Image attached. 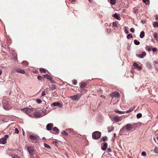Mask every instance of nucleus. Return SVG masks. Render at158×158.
Segmentation results:
<instances>
[{"instance_id":"69168bd1","label":"nucleus","mask_w":158,"mask_h":158,"mask_svg":"<svg viewBox=\"0 0 158 158\" xmlns=\"http://www.w3.org/2000/svg\"><path fill=\"white\" fill-rule=\"evenodd\" d=\"M134 71H133V70H132L131 71V72L132 73H134Z\"/></svg>"},{"instance_id":"2eb2a0df","label":"nucleus","mask_w":158,"mask_h":158,"mask_svg":"<svg viewBox=\"0 0 158 158\" xmlns=\"http://www.w3.org/2000/svg\"><path fill=\"white\" fill-rule=\"evenodd\" d=\"M27 150L28 151V152L29 153L31 154V155L32 154V153L33 152L34 149L32 147H28L27 148Z\"/></svg>"},{"instance_id":"0e129e2a","label":"nucleus","mask_w":158,"mask_h":158,"mask_svg":"<svg viewBox=\"0 0 158 158\" xmlns=\"http://www.w3.org/2000/svg\"><path fill=\"white\" fill-rule=\"evenodd\" d=\"M101 97H102L103 98H105V96H101Z\"/></svg>"},{"instance_id":"cd10ccee","label":"nucleus","mask_w":158,"mask_h":158,"mask_svg":"<svg viewBox=\"0 0 158 158\" xmlns=\"http://www.w3.org/2000/svg\"><path fill=\"white\" fill-rule=\"evenodd\" d=\"M153 26L154 27H158V23L157 22H155L153 24Z\"/></svg>"},{"instance_id":"052dcab7","label":"nucleus","mask_w":158,"mask_h":158,"mask_svg":"<svg viewBox=\"0 0 158 158\" xmlns=\"http://www.w3.org/2000/svg\"><path fill=\"white\" fill-rule=\"evenodd\" d=\"M114 138H116V134L115 133H114Z\"/></svg>"},{"instance_id":"864d4df0","label":"nucleus","mask_w":158,"mask_h":158,"mask_svg":"<svg viewBox=\"0 0 158 158\" xmlns=\"http://www.w3.org/2000/svg\"><path fill=\"white\" fill-rule=\"evenodd\" d=\"M48 109V107H46V108L44 109L42 111H45V112H47L48 113V112H47L46 111V109Z\"/></svg>"},{"instance_id":"dca6fc26","label":"nucleus","mask_w":158,"mask_h":158,"mask_svg":"<svg viewBox=\"0 0 158 158\" xmlns=\"http://www.w3.org/2000/svg\"><path fill=\"white\" fill-rule=\"evenodd\" d=\"M44 78H47V79L51 81H52V78L48 74H45L44 75Z\"/></svg>"},{"instance_id":"f8f14e48","label":"nucleus","mask_w":158,"mask_h":158,"mask_svg":"<svg viewBox=\"0 0 158 158\" xmlns=\"http://www.w3.org/2000/svg\"><path fill=\"white\" fill-rule=\"evenodd\" d=\"M146 55V53L145 52H143L141 54H137L136 55V56L137 57H138L139 58H142Z\"/></svg>"},{"instance_id":"37998d69","label":"nucleus","mask_w":158,"mask_h":158,"mask_svg":"<svg viewBox=\"0 0 158 158\" xmlns=\"http://www.w3.org/2000/svg\"><path fill=\"white\" fill-rule=\"evenodd\" d=\"M141 155L143 156H145L146 155V153L145 152H142Z\"/></svg>"},{"instance_id":"a878e982","label":"nucleus","mask_w":158,"mask_h":158,"mask_svg":"<svg viewBox=\"0 0 158 158\" xmlns=\"http://www.w3.org/2000/svg\"><path fill=\"white\" fill-rule=\"evenodd\" d=\"M53 130L56 132L57 133H58L59 132V130L57 128L55 127L53 128Z\"/></svg>"},{"instance_id":"79ce46f5","label":"nucleus","mask_w":158,"mask_h":158,"mask_svg":"<svg viewBox=\"0 0 158 158\" xmlns=\"http://www.w3.org/2000/svg\"><path fill=\"white\" fill-rule=\"evenodd\" d=\"M37 79L39 80H42L43 79V77L40 76H38L37 77Z\"/></svg>"},{"instance_id":"4be33fe9","label":"nucleus","mask_w":158,"mask_h":158,"mask_svg":"<svg viewBox=\"0 0 158 158\" xmlns=\"http://www.w3.org/2000/svg\"><path fill=\"white\" fill-rule=\"evenodd\" d=\"M44 147L48 149H51V147L49 145L46 143H44Z\"/></svg>"},{"instance_id":"3c124183","label":"nucleus","mask_w":158,"mask_h":158,"mask_svg":"<svg viewBox=\"0 0 158 158\" xmlns=\"http://www.w3.org/2000/svg\"><path fill=\"white\" fill-rule=\"evenodd\" d=\"M152 50L153 52L156 51L157 50V49L156 48H152Z\"/></svg>"},{"instance_id":"bf43d9fd","label":"nucleus","mask_w":158,"mask_h":158,"mask_svg":"<svg viewBox=\"0 0 158 158\" xmlns=\"http://www.w3.org/2000/svg\"><path fill=\"white\" fill-rule=\"evenodd\" d=\"M156 19L158 21V15H157L156 16Z\"/></svg>"},{"instance_id":"6e6552de","label":"nucleus","mask_w":158,"mask_h":158,"mask_svg":"<svg viewBox=\"0 0 158 158\" xmlns=\"http://www.w3.org/2000/svg\"><path fill=\"white\" fill-rule=\"evenodd\" d=\"M80 96V94H77L73 96H70V98L73 100H78Z\"/></svg>"},{"instance_id":"393cba45","label":"nucleus","mask_w":158,"mask_h":158,"mask_svg":"<svg viewBox=\"0 0 158 158\" xmlns=\"http://www.w3.org/2000/svg\"><path fill=\"white\" fill-rule=\"evenodd\" d=\"M134 41V44L136 45H138L140 44V42L137 40H135Z\"/></svg>"},{"instance_id":"f03ea898","label":"nucleus","mask_w":158,"mask_h":158,"mask_svg":"<svg viewBox=\"0 0 158 158\" xmlns=\"http://www.w3.org/2000/svg\"><path fill=\"white\" fill-rule=\"evenodd\" d=\"M101 133L99 131H96L92 134V138L95 139H99L101 136Z\"/></svg>"},{"instance_id":"49530a36","label":"nucleus","mask_w":158,"mask_h":158,"mask_svg":"<svg viewBox=\"0 0 158 158\" xmlns=\"http://www.w3.org/2000/svg\"><path fill=\"white\" fill-rule=\"evenodd\" d=\"M56 88L54 86H52L51 87L49 88L50 89H52V90L54 89H55Z\"/></svg>"},{"instance_id":"4468645a","label":"nucleus","mask_w":158,"mask_h":158,"mask_svg":"<svg viewBox=\"0 0 158 158\" xmlns=\"http://www.w3.org/2000/svg\"><path fill=\"white\" fill-rule=\"evenodd\" d=\"M53 125L52 123H50L48 124L46 126V128L47 130L50 131L52 129V127Z\"/></svg>"},{"instance_id":"1a4fd4ad","label":"nucleus","mask_w":158,"mask_h":158,"mask_svg":"<svg viewBox=\"0 0 158 158\" xmlns=\"http://www.w3.org/2000/svg\"><path fill=\"white\" fill-rule=\"evenodd\" d=\"M110 96L113 98L115 97L118 98L119 97V94L118 92H114L111 93Z\"/></svg>"},{"instance_id":"6e6d98bb","label":"nucleus","mask_w":158,"mask_h":158,"mask_svg":"<svg viewBox=\"0 0 158 158\" xmlns=\"http://www.w3.org/2000/svg\"><path fill=\"white\" fill-rule=\"evenodd\" d=\"M102 158H108L105 155H103Z\"/></svg>"},{"instance_id":"7c9ffc66","label":"nucleus","mask_w":158,"mask_h":158,"mask_svg":"<svg viewBox=\"0 0 158 158\" xmlns=\"http://www.w3.org/2000/svg\"><path fill=\"white\" fill-rule=\"evenodd\" d=\"M107 137L106 136H104V137H102L101 139V140L102 141V140L103 141H105L106 140H107Z\"/></svg>"},{"instance_id":"f257e3e1","label":"nucleus","mask_w":158,"mask_h":158,"mask_svg":"<svg viewBox=\"0 0 158 158\" xmlns=\"http://www.w3.org/2000/svg\"><path fill=\"white\" fill-rule=\"evenodd\" d=\"M21 110L25 112L27 115L30 116H31V114L33 112V109L27 108L22 109Z\"/></svg>"},{"instance_id":"f704fd0d","label":"nucleus","mask_w":158,"mask_h":158,"mask_svg":"<svg viewBox=\"0 0 158 158\" xmlns=\"http://www.w3.org/2000/svg\"><path fill=\"white\" fill-rule=\"evenodd\" d=\"M132 38L133 36L131 35V34H129L127 36V38L128 39H129L130 37Z\"/></svg>"},{"instance_id":"5fc2aeb1","label":"nucleus","mask_w":158,"mask_h":158,"mask_svg":"<svg viewBox=\"0 0 158 158\" xmlns=\"http://www.w3.org/2000/svg\"><path fill=\"white\" fill-rule=\"evenodd\" d=\"M126 34H127L128 33V31H127V30L126 29V28L124 30Z\"/></svg>"},{"instance_id":"72a5a7b5","label":"nucleus","mask_w":158,"mask_h":158,"mask_svg":"<svg viewBox=\"0 0 158 158\" xmlns=\"http://www.w3.org/2000/svg\"><path fill=\"white\" fill-rule=\"evenodd\" d=\"M36 102L38 103H39V104L41 103V102H42L41 101L40 99H37L36 100Z\"/></svg>"},{"instance_id":"c85d7f7f","label":"nucleus","mask_w":158,"mask_h":158,"mask_svg":"<svg viewBox=\"0 0 158 158\" xmlns=\"http://www.w3.org/2000/svg\"><path fill=\"white\" fill-rule=\"evenodd\" d=\"M115 111L120 114H123L124 113V112L120 111L118 110H116Z\"/></svg>"},{"instance_id":"ddd939ff","label":"nucleus","mask_w":158,"mask_h":158,"mask_svg":"<svg viewBox=\"0 0 158 158\" xmlns=\"http://www.w3.org/2000/svg\"><path fill=\"white\" fill-rule=\"evenodd\" d=\"M15 71L19 73L24 74L25 73V72L23 70H22L20 68H16L15 69Z\"/></svg>"},{"instance_id":"e2e57ef3","label":"nucleus","mask_w":158,"mask_h":158,"mask_svg":"<svg viewBox=\"0 0 158 158\" xmlns=\"http://www.w3.org/2000/svg\"><path fill=\"white\" fill-rule=\"evenodd\" d=\"M148 51H151V48H148Z\"/></svg>"},{"instance_id":"4c0bfd02","label":"nucleus","mask_w":158,"mask_h":158,"mask_svg":"<svg viewBox=\"0 0 158 158\" xmlns=\"http://www.w3.org/2000/svg\"><path fill=\"white\" fill-rule=\"evenodd\" d=\"M61 134L63 135H68V134L67 133H66V132L65 131H64L63 132H62V133H61Z\"/></svg>"},{"instance_id":"603ef678","label":"nucleus","mask_w":158,"mask_h":158,"mask_svg":"<svg viewBox=\"0 0 158 158\" xmlns=\"http://www.w3.org/2000/svg\"><path fill=\"white\" fill-rule=\"evenodd\" d=\"M107 151L109 152H111V150L110 148H108Z\"/></svg>"},{"instance_id":"c9c22d12","label":"nucleus","mask_w":158,"mask_h":158,"mask_svg":"<svg viewBox=\"0 0 158 158\" xmlns=\"http://www.w3.org/2000/svg\"><path fill=\"white\" fill-rule=\"evenodd\" d=\"M14 151H11V153H12L11 156L13 158H17V157L16 156H14V155L13 156V155H12V153H14Z\"/></svg>"},{"instance_id":"e433bc0d","label":"nucleus","mask_w":158,"mask_h":158,"mask_svg":"<svg viewBox=\"0 0 158 158\" xmlns=\"http://www.w3.org/2000/svg\"><path fill=\"white\" fill-rule=\"evenodd\" d=\"M154 36L155 38L156 39L158 38V35L157 33H155L154 34Z\"/></svg>"},{"instance_id":"aec40b11","label":"nucleus","mask_w":158,"mask_h":158,"mask_svg":"<svg viewBox=\"0 0 158 158\" xmlns=\"http://www.w3.org/2000/svg\"><path fill=\"white\" fill-rule=\"evenodd\" d=\"M113 16L116 19L120 20V17L119 16V15L116 13H115L114 15Z\"/></svg>"},{"instance_id":"a18cd8bd","label":"nucleus","mask_w":158,"mask_h":158,"mask_svg":"<svg viewBox=\"0 0 158 158\" xmlns=\"http://www.w3.org/2000/svg\"><path fill=\"white\" fill-rule=\"evenodd\" d=\"M45 95V92L44 91H43L41 94L42 96H44Z\"/></svg>"},{"instance_id":"774afa93","label":"nucleus","mask_w":158,"mask_h":158,"mask_svg":"<svg viewBox=\"0 0 158 158\" xmlns=\"http://www.w3.org/2000/svg\"><path fill=\"white\" fill-rule=\"evenodd\" d=\"M157 139L158 140V136L157 137Z\"/></svg>"},{"instance_id":"8fccbe9b","label":"nucleus","mask_w":158,"mask_h":158,"mask_svg":"<svg viewBox=\"0 0 158 158\" xmlns=\"http://www.w3.org/2000/svg\"><path fill=\"white\" fill-rule=\"evenodd\" d=\"M23 64L25 65H27V63L26 61L23 62Z\"/></svg>"},{"instance_id":"f3484780","label":"nucleus","mask_w":158,"mask_h":158,"mask_svg":"<svg viewBox=\"0 0 158 158\" xmlns=\"http://www.w3.org/2000/svg\"><path fill=\"white\" fill-rule=\"evenodd\" d=\"M133 65L134 66V67H135L136 68H137L139 70H140L141 69V67L139 66L138 64H137L136 63H134L133 64Z\"/></svg>"},{"instance_id":"c03bdc74","label":"nucleus","mask_w":158,"mask_h":158,"mask_svg":"<svg viewBox=\"0 0 158 158\" xmlns=\"http://www.w3.org/2000/svg\"><path fill=\"white\" fill-rule=\"evenodd\" d=\"M143 2L146 3V4H148V3L149 2V0H143Z\"/></svg>"},{"instance_id":"680f3d73","label":"nucleus","mask_w":158,"mask_h":158,"mask_svg":"<svg viewBox=\"0 0 158 158\" xmlns=\"http://www.w3.org/2000/svg\"><path fill=\"white\" fill-rule=\"evenodd\" d=\"M80 136H81V135L79 134H77V136L78 137H79Z\"/></svg>"},{"instance_id":"ea45409f","label":"nucleus","mask_w":158,"mask_h":158,"mask_svg":"<svg viewBox=\"0 0 158 158\" xmlns=\"http://www.w3.org/2000/svg\"><path fill=\"white\" fill-rule=\"evenodd\" d=\"M130 31L131 32H132L133 33H134L135 32V29L133 28H131L130 29Z\"/></svg>"},{"instance_id":"a211bd4d","label":"nucleus","mask_w":158,"mask_h":158,"mask_svg":"<svg viewBox=\"0 0 158 158\" xmlns=\"http://www.w3.org/2000/svg\"><path fill=\"white\" fill-rule=\"evenodd\" d=\"M107 146V143L106 142H105L103 144V146L102 148V149L103 150H105L106 149Z\"/></svg>"},{"instance_id":"58836bf2","label":"nucleus","mask_w":158,"mask_h":158,"mask_svg":"<svg viewBox=\"0 0 158 158\" xmlns=\"http://www.w3.org/2000/svg\"><path fill=\"white\" fill-rule=\"evenodd\" d=\"M77 81L76 80H73V84L74 85H76L77 84Z\"/></svg>"},{"instance_id":"473e14b6","label":"nucleus","mask_w":158,"mask_h":158,"mask_svg":"<svg viewBox=\"0 0 158 158\" xmlns=\"http://www.w3.org/2000/svg\"><path fill=\"white\" fill-rule=\"evenodd\" d=\"M134 108V107H133V108H131L129 110L126 111V112L127 113L130 112H131V111H133V110Z\"/></svg>"},{"instance_id":"7ed1b4c3","label":"nucleus","mask_w":158,"mask_h":158,"mask_svg":"<svg viewBox=\"0 0 158 158\" xmlns=\"http://www.w3.org/2000/svg\"><path fill=\"white\" fill-rule=\"evenodd\" d=\"M47 114V112H45L44 111H42V112H36L34 113V115L36 117H41Z\"/></svg>"},{"instance_id":"20e7f679","label":"nucleus","mask_w":158,"mask_h":158,"mask_svg":"<svg viewBox=\"0 0 158 158\" xmlns=\"http://www.w3.org/2000/svg\"><path fill=\"white\" fill-rule=\"evenodd\" d=\"M134 127V126L133 125H131L130 124H127L122 129L120 130V131H123L125 129L128 131H130L133 129Z\"/></svg>"},{"instance_id":"09e8293b","label":"nucleus","mask_w":158,"mask_h":158,"mask_svg":"<svg viewBox=\"0 0 158 158\" xmlns=\"http://www.w3.org/2000/svg\"><path fill=\"white\" fill-rule=\"evenodd\" d=\"M68 131H70L71 132V133L72 135H74L75 134V133L74 132H72V130L71 129H68Z\"/></svg>"},{"instance_id":"b1692460","label":"nucleus","mask_w":158,"mask_h":158,"mask_svg":"<svg viewBox=\"0 0 158 158\" xmlns=\"http://www.w3.org/2000/svg\"><path fill=\"white\" fill-rule=\"evenodd\" d=\"M86 85V84L84 82H81L80 85V87L81 88L84 87Z\"/></svg>"},{"instance_id":"9b49d317","label":"nucleus","mask_w":158,"mask_h":158,"mask_svg":"<svg viewBox=\"0 0 158 158\" xmlns=\"http://www.w3.org/2000/svg\"><path fill=\"white\" fill-rule=\"evenodd\" d=\"M52 105L54 106H58L60 108H61L62 107V105L59 102H55L52 103Z\"/></svg>"},{"instance_id":"423d86ee","label":"nucleus","mask_w":158,"mask_h":158,"mask_svg":"<svg viewBox=\"0 0 158 158\" xmlns=\"http://www.w3.org/2000/svg\"><path fill=\"white\" fill-rule=\"evenodd\" d=\"M29 137L32 140V143H36L38 139L37 136H35L33 135H30Z\"/></svg>"},{"instance_id":"0eeeda50","label":"nucleus","mask_w":158,"mask_h":158,"mask_svg":"<svg viewBox=\"0 0 158 158\" xmlns=\"http://www.w3.org/2000/svg\"><path fill=\"white\" fill-rule=\"evenodd\" d=\"M3 106L4 109L6 110H7L10 108V105L8 102H5L4 103Z\"/></svg>"},{"instance_id":"13d9d810","label":"nucleus","mask_w":158,"mask_h":158,"mask_svg":"<svg viewBox=\"0 0 158 158\" xmlns=\"http://www.w3.org/2000/svg\"><path fill=\"white\" fill-rule=\"evenodd\" d=\"M76 0H70L71 2H74Z\"/></svg>"},{"instance_id":"c756f323","label":"nucleus","mask_w":158,"mask_h":158,"mask_svg":"<svg viewBox=\"0 0 158 158\" xmlns=\"http://www.w3.org/2000/svg\"><path fill=\"white\" fill-rule=\"evenodd\" d=\"M142 116V114L140 113H139L138 114H137L136 115V117L137 118H140Z\"/></svg>"},{"instance_id":"338daca9","label":"nucleus","mask_w":158,"mask_h":158,"mask_svg":"<svg viewBox=\"0 0 158 158\" xmlns=\"http://www.w3.org/2000/svg\"><path fill=\"white\" fill-rule=\"evenodd\" d=\"M88 1L89 2H91V0H88Z\"/></svg>"},{"instance_id":"bb28decb","label":"nucleus","mask_w":158,"mask_h":158,"mask_svg":"<svg viewBox=\"0 0 158 158\" xmlns=\"http://www.w3.org/2000/svg\"><path fill=\"white\" fill-rule=\"evenodd\" d=\"M110 3L112 5H115L116 3V0H110Z\"/></svg>"},{"instance_id":"39448f33","label":"nucleus","mask_w":158,"mask_h":158,"mask_svg":"<svg viewBox=\"0 0 158 158\" xmlns=\"http://www.w3.org/2000/svg\"><path fill=\"white\" fill-rule=\"evenodd\" d=\"M8 137V135H5L4 137L0 139V143L4 144L6 142V139Z\"/></svg>"},{"instance_id":"de8ad7c7","label":"nucleus","mask_w":158,"mask_h":158,"mask_svg":"<svg viewBox=\"0 0 158 158\" xmlns=\"http://www.w3.org/2000/svg\"><path fill=\"white\" fill-rule=\"evenodd\" d=\"M113 25L114 27H116L117 26V23L115 22H114L113 23Z\"/></svg>"},{"instance_id":"2f4dec72","label":"nucleus","mask_w":158,"mask_h":158,"mask_svg":"<svg viewBox=\"0 0 158 158\" xmlns=\"http://www.w3.org/2000/svg\"><path fill=\"white\" fill-rule=\"evenodd\" d=\"M154 152L155 153L158 154V148L156 147L154 149Z\"/></svg>"},{"instance_id":"412c9836","label":"nucleus","mask_w":158,"mask_h":158,"mask_svg":"<svg viewBox=\"0 0 158 158\" xmlns=\"http://www.w3.org/2000/svg\"><path fill=\"white\" fill-rule=\"evenodd\" d=\"M144 32L143 31H142L140 34L139 36L141 38H143L144 36Z\"/></svg>"},{"instance_id":"4d7b16f0","label":"nucleus","mask_w":158,"mask_h":158,"mask_svg":"<svg viewBox=\"0 0 158 158\" xmlns=\"http://www.w3.org/2000/svg\"><path fill=\"white\" fill-rule=\"evenodd\" d=\"M2 69H0V76L2 74Z\"/></svg>"},{"instance_id":"6ab92c4d","label":"nucleus","mask_w":158,"mask_h":158,"mask_svg":"<svg viewBox=\"0 0 158 158\" xmlns=\"http://www.w3.org/2000/svg\"><path fill=\"white\" fill-rule=\"evenodd\" d=\"M107 129L108 130V132H110L114 130V128L112 126L109 127H108Z\"/></svg>"},{"instance_id":"a19ab883","label":"nucleus","mask_w":158,"mask_h":158,"mask_svg":"<svg viewBox=\"0 0 158 158\" xmlns=\"http://www.w3.org/2000/svg\"><path fill=\"white\" fill-rule=\"evenodd\" d=\"M15 133H16V134H18L19 133V130H18V129H17V128H15Z\"/></svg>"},{"instance_id":"5701e85b","label":"nucleus","mask_w":158,"mask_h":158,"mask_svg":"<svg viewBox=\"0 0 158 158\" xmlns=\"http://www.w3.org/2000/svg\"><path fill=\"white\" fill-rule=\"evenodd\" d=\"M40 71L41 73H46V70L42 68L40 69Z\"/></svg>"},{"instance_id":"9d476101","label":"nucleus","mask_w":158,"mask_h":158,"mask_svg":"<svg viewBox=\"0 0 158 158\" xmlns=\"http://www.w3.org/2000/svg\"><path fill=\"white\" fill-rule=\"evenodd\" d=\"M113 119L115 122H119L122 120V119L120 117L118 116H115L113 118Z\"/></svg>"}]
</instances>
